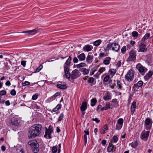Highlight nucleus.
Here are the masks:
<instances>
[{"label":"nucleus","instance_id":"nucleus-1","mask_svg":"<svg viewBox=\"0 0 153 153\" xmlns=\"http://www.w3.org/2000/svg\"><path fill=\"white\" fill-rule=\"evenodd\" d=\"M42 126L39 124L31 127L29 129L28 135L29 138H34L38 136L40 133Z\"/></svg>","mask_w":153,"mask_h":153},{"label":"nucleus","instance_id":"nucleus-2","mask_svg":"<svg viewBox=\"0 0 153 153\" xmlns=\"http://www.w3.org/2000/svg\"><path fill=\"white\" fill-rule=\"evenodd\" d=\"M120 45L116 43H110L107 45L106 48L104 49L105 51H108L110 50L117 52L120 48Z\"/></svg>","mask_w":153,"mask_h":153},{"label":"nucleus","instance_id":"nucleus-3","mask_svg":"<svg viewBox=\"0 0 153 153\" xmlns=\"http://www.w3.org/2000/svg\"><path fill=\"white\" fill-rule=\"evenodd\" d=\"M28 144L31 146L34 153H37L39 151V144L36 140H32L29 141Z\"/></svg>","mask_w":153,"mask_h":153},{"label":"nucleus","instance_id":"nucleus-4","mask_svg":"<svg viewBox=\"0 0 153 153\" xmlns=\"http://www.w3.org/2000/svg\"><path fill=\"white\" fill-rule=\"evenodd\" d=\"M134 73L133 71L132 70H129L126 74L125 75V80L128 82L131 81L134 78Z\"/></svg>","mask_w":153,"mask_h":153},{"label":"nucleus","instance_id":"nucleus-5","mask_svg":"<svg viewBox=\"0 0 153 153\" xmlns=\"http://www.w3.org/2000/svg\"><path fill=\"white\" fill-rule=\"evenodd\" d=\"M20 122V120L16 116L12 118L10 121L11 124L15 126H18Z\"/></svg>","mask_w":153,"mask_h":153},{"label":"nucleus","instance_id":"nucleus-6","mask_svg":"<svg viewBox=\"0 0 153 153\" xmlns=\"http://www.w3.org/2000/svg\"><path fill=\"white\" fill-rule=\"evenodd\" d=\"M81 73L79 70L75 69L73 71L71 72V78L72 79H75L79 77Z\"/></svg>","mask_w":153,"mask_h":153},{"label":"nucleus","instance_id":"nucleus-7","mask_svg":"<svg viewBox=\"0 0 153 153\" xmlns=\"http://www.w3.org/2000/svg\"><path fill=\"white\" fill-rule=\"evenodd\" d=\"M152 122L149 118L147 117L145 120V128L147 130H150Z\"/></svg>","mask_w":153,"mask_h":153},{"label":"nucleus","instance_id":"nucleus-8","mask_svg":"<svg viewBox=\"0 0 153 153\" xmlns=\"http://www.w3.org/2000/svg\"><path fill=\"white\" fill-rule=\"evenodd\" d=\"M129 54L128 58V60L129 61H132L136 59L135 52L133 51H131L129 52Z\"/></svg>","mask_w":153,"mask_h":153},{"label":"nucleus","instance_id":"nucleus-9","mask_svg":"<svg viewBox=\"0 0 153 153\" xmlns=\"http://www.w3.org/2000/svg\"><path fill=\"white\" fill-rule=\"evenodd\" d=\"M143 42H140L139 45V48L138 50V52H144L147 50L146 48V45H145Z\"/></svg>","mask_w":153,"mask_h":153},{"label":"nucleus","instance_id":"nucleus-10","mask_svg":"<svg viewBox=\"0 0 153 153\" xmlns=\"http://www.w3.org/2000/svg\"><path fill=\"white\" fill-rule=\"evenodd\" d=\"M149 134V131H143L141 134L140 138L143 140L146 141L148 138Z\"/></svg>","mask_w":153,"mask_h":153},{"label":"nucleus","instance_id":"nucleus-11","mask_svg":"<svg viewBox=\"0 0 153 153\" xmlns=\"http://www.w3.org/2000/svg\"><path fill=\"white\" fill-rule=\"evenodd\" d=\"M39 32L38 30L36 29L30 30L29 31H26L23 32H18V33H26L27 35H34L37 33Z\"/></svg>","mask_w":153,"mask_h":153},{"label":"nucleus","instance_id":"nucleus-12","mask_svg":"<svg viewBox=\"0 0 153 153\" xmlns=\"http://www.w3.org/2000/svg\"><path fill=\"white\" fill-rule=\"evenodd\" d=\"M112 96V94L110 92L107 91L105 93L103 98L105 101L110 100L111 99Z\"/></svg>","mask_w":153,"mask_h":153},{"label":"nucleus","instance_id":"nucleus-13","mask_svg":"<svg viewBox=\"0 0 153 153\" xmlns=\"http://www.w3.org/2000/svg\"><path fill=\"white\" fill-rule=\"evenodd\" d=\"M107 51H104L102 52L101 51L100 52L98 58L100 59H103L105 57L107 56H108V53L106 52Z\"/></svg>","mask_w":153,"mask_h":153},{"label":"nucleus","instance_id":"nucleus-14","mask_svg":"<svg viewBox=\"0 0 153 153\" xmlns=\"http://www.w3.org/2000/svg\"><path fill=\"white\" fill-rule=\"evenodd\" d=\"M51 130L48 129L46 128L45 132V134L44 136V137L47 138H51Z\"/></svg>","mask_w":153,"mask_h":153},{"label":"nucleus","instance_id":"nucleus-15","mask_svg":"<svg viewBox=\"0 0 153 153\" xmlns=\"http://www.w3.org/2000/svg\"><path fill=\"white\" fill-rule=\"evenodd\" d=\"M136 67L140 72L143 74L144 73L145 70L144 68L140 64H138L137 65Z\"/></svg>","mask_w":153,"mask_h":153},{"label":"nucleus","instance_id":"nucleus-16","mask_svg":"<svg viewBox=\"0 0 153 153\" xmlns=\"http://www.w3.org/2000/svg\"><path fill=\"white\" fill-rule=\"evenodd\" d=\"M136 102H133L132 104V105L131 107V114L133 115L134 114V111L135 109L136 108Z\"/></svg>","mask_w":153,"mask_h":153},{"label":"nucleus","instance_id":"nucleus-17","mask_svg":"<svg viewBox=\"0 0 153 153\" xmlns=\"http://www.w3.org/2000/svg\"><path fill=\"white\" fill-rule=\"evenodd\" d=\"M87 108V102H83L80 107V109L81 111L83 112L85 111Z\"/></svg>","mask_w":153,"mask_h":153},{"label":"nucleus","instance_id":"nucleus-18","mask_svg":"<svg viewBox=\"0 0 153 153\" xmlns=\"http://www.w3.org/2000/svg\"><path fill=\"white\" fill-rule=\"evenodd\" d=\"M84 139L85 144L86 145L87 140V135L88 136L89 134V132L88 130H85L84 131Z\"/></svg>","mask_w":153,"mask_h":153},{"label":"nucleus","instance_id":"nucleus-19","mask_svg":"<svg viewBox=\"0 0 153 153\" xmlns=\"http://www.w3.org/2000/svg\"><path fill=\"white\" fill-rule=\"evenodd\" d=\"M108 129L107 125L105 124L100 129V132L102 134H104L105 133V131L107 130Z\"/></svg>","mask_w":153,"mask_h":153},{"label":"nucleus","instance_id":"nucleus-20","mask_svg":"<svg viewBox=\"0 0 153 153\" xmlns=\"http://www.w3.org/2000/svg\"><path fill=\"white\" fill-rule=\"evenodd\" d=\"M92 48V46L91 45H86L84 47L83 49L84 51L88 52L91 51Z\"/></svg>","mask_w":153,"mask_h":153},{"label":"nucleus","instance_id":"nucleus-21","mask_svg":"<svg viewBox=\"0 0 153 153\" xmlns=\"http://www.w3.org/2000/svg\"><path fill=\"white\" fill-rule=\"evenodd\" d=\"M77 57L80 61H84L85 59V56L84 53H82L77 56Z\"/></svg>","mask_w":153,"mask_h":153},{"label":"nucleus","instance_id":"nucleus-22","mask_svg":"<svg viewBox=\"0 0 153 153\" xmlns=\"http://www.w3.org/2000/svg\"><path fill=\"white\" fill-rule=\"evenodd\" d=\"M111 59L110 57H106L103 60V64L106 65H109L111 61Z\"/></svg>","mask_w":153,"mask_h":153},{"label":"nucleus","instance_id":"nucleus-23","mask_svg":"<svg viewBox=\"0 0 153 153\" xmlns=\"http://www.w3.org/2000/svg\"><path fill=\"white\" fill-rule=\"evenodd\" d=\"M150 33H146L144 36L143 37V39H142L140 41V42H144L150 36Z\"/></svg>","mask_w":153,"mask_h":153},{"label":"nucleus","instance_id":"nucleus-24","mask_svg":"<svg viewBox=\"0 0 153 153\" xmlns=\"http://www.w3.org/2000/svg\"><path fill=\"white\" fill-rule=\"evenodd\" d=\"M71 58L69 56L68 58L66 61L65 62L64 64V67L65 68L66 67L69 66V65L70 64L71 61Z\"/></svg>","mask_w":153,"mask_h":153},{"label":"nucleus","instance_id":"nucleus-25","mask_svg":"<svg viewBox=\"0 0 153 153\" xmlns=\"http://www.w3.org/2000/svg\"><path fill=\"white\" fill-rule=\"evenodd\" d=\"M111 102L112 103V105L113 106H118V102L117 101L116 99H114L111 100Z\"/></svg>","mask_w":153,"mask_h":153},{"label":"nucleus","instance_id":"nucleus-26","mask_svg":"<svg viewBox=\"0 0 153 153\" xmlns=\"http://www.w3.org/2000/svg\"><path fill=\"white\" fill-rule=\"evenodd\" d=\"M138 145V142L137 140H134L132 143H130L129 145L131 146L133 148H135L137 147Z\"/></svg>","mask_w":153,"mask_h":153},{"label":"nucleus","instance_id":"nucleus-27","mask_svg":"<svg viewBox=\"0 0 153 153\" xmlns=\"http://www.w3.org/2000/svg\"><path fill=\"white\" fill-rule=\"evenodd\" d=\"M57 87L58 88H59L62 89H65L67 87V86L66 85H62L61 84H57Z\"/></svg>","mask_w":153,"mask_h":153},{"label":"nucleus","instance_id":"nucleus-28","mask_svg":"<svg viewBox=\"0 0 153 153\" xmlns=\"http://www.w3.org/2000/svg\"><path fill=\"white\" fill-rule=\"evenodd\" d=\"M116 72V70L114 69H111L109 71L110 75L112 77L114 75Z\"/></svg>","mask_w":153,"mask_h":153},{"label":"nucleus","instance_id":"nucleus-29","mask_svg":"<svg viewBox=\"0 0 153 153\" xmlns=\"http://www.w3.org/2000/svg\"><path fill=\"white\" fill-rule=\"evenodd\" d=\"M105 70V69L104 67L100 68L97 73V75H100Z\"/></svg>","mask_w":153,"mask_h":153},{"label":"nucleus","instance_id":"nucleus-30","mask_svg":"<svg viewBox=\"0 0 153 153\" xmlns=\"http://www.w3.org/2000/svg\"><path fill=\"white\" fill-rule=\"evenodd\" d=\"M98 69V67H95L92 68L90 72V75H93L94 72L96 71Z\"/></svg>","mask_w":153,"mask_h":153},{"label":"nucleus","instance_id":"nucleus-31","mask_svg":"<svg viewBox=\"0 0 153 153\" xmlns=\"http://www.w3.org/2000/svg\"><path fill=\"white\" fill-rule=\"evenodd\" d=\"M153 74V73L151 71H149L145 76V77L146 79H149L152 76Z\"/></svg>","mask_w":153,"mask_h":153},{"label":"nucleus","instance_id":"nucleus-32","mask_svg":"<svg viewBox=\"0 0 153 153\" xmlns=\"http://www.w3.org/2000/svg\"><path fill=\"white\" fill-rule=\"evenodd\" d=\"M114 146L113 144L109 145L107 148V152H111L114 148Z\"/></svg>","mask_w":153,"mask_h":153},{"label":"nucleus","instance_id":"nucleus-33","mask_svg":"<svg viewBox=\"0 0 153 153\" xmlns=\"http://www.w3.org/2000/svg\"><path fill=\"white\" fill-rule=\"evenodd\" d=\"M143 84V82L141 80L138 82L136 84V88L138 89L140 87H141Z\"/></svg>","mask_w":153,"mask_h":153},{"label":"nucleus","instance_id":"nucleus-34","mask_svg":"<svg viewBox=\"0 0 153 153\" xmlns=\"http://www.w3.org/2000/svg\"><path fill=\"white\" fill-rule=\"evenodd\" d=\"M61 105L60 104H58L57 106L54 108H53L52 110V111L53 112H56L57 110H59L61 108Z\"/></svg>","mask_w":153,"mask_h":153},{"label":"nucleus","instance_id":"nucleus-35","mask_svg":"<svg viewBox=\"0 0 153 153\" xmlns=\"http://www.w3.org/2000/svg\"><path fill=\"white\" fill-rule=\"evenodd\" d=\"M91 105L92 106H94L96 104L97 102V100L95 99H92L91 100Z\"/></svg>","mask_w":153,"mask_h":153},{"label":"nucleus","instance_id":"nucleus-36","mask_svg":"<svg viewBox=\"0 0 153 153\" xmlns=\"http://www.w3.org/2000/svg\"><path fill=\"white\" fill-rule=\"evenodd\" d=\"M81 70L84 75H86L89 73V70L85 68H82Z\"/></svg>","mask_w":153,"mask_h":153},{"label":"nucleus","instance_id":"nucleus-37","mask_svg":"<svg viewBox=\"0 0 153 153\" xmlns=\"http://www.w3.org/2000/svg\"><path fill=\"white\" fill-rule=\"evenodd\" d=\"M101 42V41L100 40H98L94 42L93 44L94 45L97 46L100 44Z\"/></svg>","mask_w":153,"mask_h":153},{"label":"nucleus","instance_id":"nucleus-38","mask_svg":"<svg viewBox=\"0 0 153 153\" xmlns=\"http://www.w3.org/2000/svg\"><path fill=\"white\" fill-rule=\"evenodd\" d=\"M124 122L123 120V118L119 119L117 122V124L121 125H123Z\"/></svg>","mask_w":153,"mask_h":153},{"label":"nucleus","instance_id":"nucleus-39","mask_svg":"<svg viewBox=\"0 0 153 153\" xmlns=\"http://www.w3.org/2000/svg\"><path fill=\"white\" fill-rule=\"evenodd\" d=\"M117 87L118 89H120L122 87L121 83L119 80H117Z\"/></svg>","mask_w":153,"mask_h":153},{"label":"nucleus","instance_id":"nucleus-40","mask_svg":"<svg viewBox=\"0 0 153 153\" xmlns=\"http://www.w3.org/2000/svg\"><path fill=\"white\" fill-rule=\"evenodd\" d=\"M85 65V64L84 63H81L76 65V67L77 68L82 67H84Z\"/></svg>","mask_w":153,"mask_h":153},{"label":"nucleus","instance_id":"nucleus-41","mask_svg":"<svg viewBox=\"0 0 153 153\" xmlns=\"http://www.w3.org/2000/svg\"><path fill=\"white\" fill-rule=\"evenodd\" d=\"M93 59V56L91 55H88L87 56L86 60L87 62H89Z\"/></svg>","mask_w":153,"mask_h":153},{"label":"nucleus","instance_id":"nucleus-42","mask_svg":"<svg viewBox=\"0 0 153 153\" xmlns=\"http://www.w3.org/2000/svg\"><path fill=\"white\" fill-rule=\"evenodd\" d=\"M122 126L123 125L117 124L116 127V130H119L122 128Z\"/></svg>","mask_w":153,"mask_h":153},{"label":"nucleus","instance_id":"nucleus-43","mask_svg":"<svg viewBox=\"0 0 153 153\" xmlns=\"http://www.w3.org/2000/svg\"><path fill=\"white\" fill-rule=\"evenodd\" d=\"M105 110H107L110 108V103L109 102H107L106 105L105 106Z\"/></svg>","mask_w":153,"mask_h":153},{"label":"nucleus","instance_id":"nucleus-44","mask_svg":"<svg viewBox=\"0 0 153 153\" xmlns=\"http://www.w3.org/2000/svg\"><path fill=\"white\" fill-rule=\"evenodd\" d=\"M132 35L133 37H137L138 35V33L136 31H134L132 32Z\"/></svg>","mask_w":153,"mask_h":153},{"label":"nucleus","instance_id":"nucleus-45","mask_svg":"<svg viewBox=\"0 0 153 153\" xmlns=\"http://www.w3.org/2000/svg\"><path fill=\"white\" fill-rule=\"evenodd\" d=\"M126 50V46H123L121 49V52L123 54H124Z\"/></svg>","mask_w":153,"mask_h":153},{"label":"nucleus","instance_id":"nucleus-46","mask_svg":"<svg viewBox=\"0 0 153 153\" xmlns=\"http://www.w3.org/2000/svg\"><path fill=\"white\" fill-rule=\"evenodd\" d=\"M7 55L6 54H4L3 55L2 54H1V59H5L6 61H7Z\"/></svg>","mask_w":153,"mask_h":153},{"label":"nucleus","instance_id":"nucleus-47","mask_svg":"<svg viewBox=\"0 0 153 153\" xmlns=\"http://www.w3.org/2000/svg\"><path fill=\"white\" fill-rule=\"evenodd\" d=\"M38 96V94L36 93L32 96V99L33 100H35L37 99Z\"/></svg>","mask_w":153,"mask_h":153},{"label":"nucleus","instance_id":"nucleus-48","mask_svg":"<svg viewBox=\"0 0 153 153\" xmlns=\"http://www.w3.org/2000/svg\"><path fill=\"white\" fill-rule=\"evenodd\" d=\"M64 115L63 113H61L60 114L58 119V121H61L63 119Z\"/></svg>","mask_w":153,"mask_h":153},{"label":"nucleus","instance_id":"nucleus-49","mask_svg":"<svg viewBox=\"0 0 153 153\" xmlns=\"http://www.w3.org/2000/svg\"><path fill=\"white\" fill-rule=\"evenodd\" d=\"M118 140V139L117 137L116 136H114L112 138V141L114 143H116Z\"/></svg>","mask_w":153,"mask_h":153},{"label":"nucleus","instance_id":"nucleus-50","mask_svg":"<svg viewBox=\"0 0 153 153\" xmlns=\"http://www.w3.org/2000/svg\"><path fill=\"white\" fill-rule=\"evenodd\" d=\"M11 95L12 96H15L16 94V92L14 89H13L10 92Z\"/></svg>","mask_w":153,"mask_h":153},{"label":"nucleus","instance_id":"nucleus-51","mask_svg":"<svg viewBox=\"0 0 153 153\" xmlns=\"http://www.w3.org/2000/svg\"><path fill=\"white\" fill-rule=\"evenodd\" d=\"M94 78L92 77H91L88 80V82L90 83H93L94 82Z\"/></svg>","mask_w":153,"mask_h":153},{"label":"nucleus","instance_id":"nucleus-52","mask_svg":"<svg viewBox=\"0 0 153 153\" xmlns=\"http://www.w3.org/2000/svg\"><path fill=\"white\" fill-rule=\"evenodd\" d=\"M109 78V76L108 75H106L105 76L103 79V81L105 82H107L108 81Z\"/></svg>","mask_w":153,"mask_h":153},{"label":"nucleus","instance_id":"nucleus-53","mask_svg":"<svg viewBox=\"0 0 153 153\" xmlns=\"http://www.w3.org/2000/svg\"><path fill=\"white\" fill-rule=\"evenodd\" d=\"M121 65V61H118V62H117L116 64V67L117 68L119 67Z\"/></svg>","mask_w":153,"mask_h":153},{"label":"nucleus","instance_id":"nucleus-54","mask_svg":"<svg viewBox=\"0 0 153 153\" xmlns=\"http://www.w3.org/2000/svg\"><path fill=\"white\" fill-rule=\"evenodd\" d=\"M65 75L66 76V78L67 79H69L71 76L70 73L69 72L65 73Z\"/></svg>","mask_w":153,"mask_h":153},{"label":"nucleus","instance_id":"nucleus-55","mask_svg":"<svg viewBox=\"0 0 153 153\" xmlns=\"http://www.w3.org/2000/svg\"><path fill=\"white\" fill-rule=\"evenodd\" d=\"M73 61L74 63H76L78 62V60L76 57H74Z\"/></svg>","mask_w":153,"mask_h":153},{"label":"nucleus","instance_id":"nucleus-56","mask_svg":"<svg viewBox=\"0 0 153 153\" xmlns=\"http://www.w3.org/2000/svg\"><path fill=\"white\" fill-rule=\"evenodd\" d=\"M64 72L65 73H68L69 72V67L68 66L65 68L64 67Z\"/></svg>","mask_w":153,"mask_h":153},{"label":"nucleus","instance_id":"nucleus-57","mask_svg":"<svg viewBox=\"0 0 153 153\" xmlns=\"http://www.w3.org/2000/svg\"><path fill=\"white\" fill-rule=\"evenodd\" d=\"M52 152L53 153H56L57 151V149L55 146H53L52 148Z\"/></svg>","mask_w":153,"mask_h":153},{"label":"nucleus","instance_id":"nucleus-58","mask_svg":"<svg viewBox=\"0 0 153 153\" xmlns=\"http://www.w3.org/2000/svg\"><path fill=\"white\" fill-rule=\"evenodd\" d=\"M42 68V66L40 65L38 68H37L36 70V72L39 71Z\"/></svg>","mask_w":153,"mask_h":153},{"label":"nucleus","instance_id":"nucleus-59","mask_svg":"<svg viewBox=\"0 0 153 153\" xmlns=\"http://www.w3.org/2000/svg\"><path fill=\"white\" fill-rule=\"evenodd\" d=\"M30 84V82L27 81H25V82L23 83V85L24 86H26L27 85H29Z\"/></svg>","mask_w":153,"mask_h":153},{"label":"nucleus","instance_id":"nucleus-60","mask_svg":"<svg viewBox=\"0 0 153 153\" xmlns=\"http://www.w3.org/2000/svg\"><path fill=\"white\" fill-rule=\"evenodd\" d=\"M92 120L95 121L97 123H98L100 122V120L97 118H93Z\"/></svg>","mask_w":153,"mask_h":153},{"label":"nucleus","instance_id":"nucleus-61","mask_svg":"<svg viewBox=\"0 0 153 153\" xmlns=\"http://www.w3.org/2000/svg\"><path fill=\"white\" fill-rule=\"evenodd\" d=\"M21 64L24 67H25L26 65V61H22L21 62Z\"/></svg>","mask_w":153,"mask_h":153},{"label":"nucleus","instance_id":"nucleus-62","mask_svg":"<svg viewBox=\"0 0 153 153\" xmlns=\"http://www.w3.org/2000/svg\"><path fill=\"white\" fill-rule=\"evenodd\" d=\"M6 94V92L4 90L1 91V95H4Z\"/></svg>","mask_w":153,"mask_h":153},{"label":"nucleus","instance_id":"nucleus-63","mask_svg":"<svg viewBox=\"0 0 153 153\" xmlns=\"http://www.w3.org/2000/svg\"><path fill=\"white\" fill-rule=\"evenodd\" d=\"M101 143L103 146H104L106 143V141L104 140H103L101 142Z\"/></svg>","mask_w":153,"mask_h":153},{"label":"nucleus","instance_id":"nucleus-64","mask_svg":"<svg viewBox=\"0 0 153 153\" xmlns=\"http://www.w3.org/2000/svg\"><path fill=\"white\" fill-rule=\"evenodd\" d=\"M1 149L2 151H3V152L6 149V147L5 146H2L1 147Z\"/></svg>","mask_w":153,"mask_h":153}]
</instances>
